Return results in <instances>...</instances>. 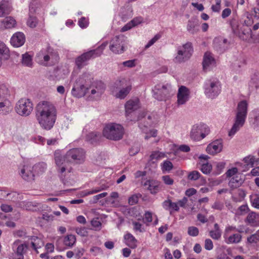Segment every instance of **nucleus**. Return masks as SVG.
Instances as JSON below:
<instances>
[{"instance_id": "1", "label": "nucleus", "mask_w": 259, "mask_h": 259, "mask_svg": "<svg viewBox=\"0 0 259 259\" xmlns=\"http://www.w3.org/2000/svg\"><path fill=\"white\" fill-rule=\"evenodd\" d=\"M85 155L84 151L81 148L71 149L68 151L64 156H62L59 151H55L54 159L57 171L61 174L71 172L72 170L71 163L83 162L85 159Z\"/></svg>"}, {"instance_id": "2", "label": "nucleus", "mask_w": 259, "mask_h": 259, "mask_svg": "<svg viewBox=\"0 0 259 259\" xmlns=\"http://www.w3.org/2000/svg\"><path fill=\"white\" fill-rule=\"evenodd\" d=\"M55 106L49 101H40L36 107V118L40 126L46 130H51L57 118Z\"/></svg>"}, {"instance_id": "3", "label": "nucleus", "mask_w": 259, "mask_h": 259, "mask_svg": "<svg viewBox=\"0 0 259 259\" xmlns=\"http://www.w3.org/2000/svg\"><path fill=\"white\" fill-rule=\"evenodd\" d=\"M247 106L248 104L246 101L243 100L238 103L235 121L229 133V136H233L243 125L247 115Z\"/></svg>"}, {"instance_id": "4", "label": "nucleus", "mask_w": 259, "mask_h": 259, "mask_svg": "<svg viewBox=\"0 0 259 259\" xmlns=\"http://www.w3.org/2000/svg\"><path fill=\"white\" fill-rule=\"evenodd\" d=\"M124 130L123 126L115 123L106 124L102 131L103 136L107 139L118 141L123 138Z\"/></svg>"}, {"instance_id": "5", "label": "nucleus", "mask_w": 259, "mask_h": 259, "mask_svg": "<svg viewBox=\"0 0 259 259\" xmlns=\"http://www.w3.org/2000/svg\"><path fill=\"white\" fill-rule=\"evenodd\" d=\"M242 231L232 225L227 226L224 231V238L225 242L228 244H238L242 241Z\"/></svg>"}, {"instance_id": "6", "label": "nucleus", "mask_w": 259, "mask_h": 259, "mask_svg": "<svg viewBox=\"0 0 259 259\" xmlns=\"http://www.w3.org/2000/svg\"><path fill=\"white\" fill-rule=\"evenodd\" d=\"M107 44H102L97 49L91 50L81 54L75 59V64L78 68L87 65V62L92 58L99 56Z\"/></svg>"}, {"instance_id": "7", "label": "nucleus", "mask_w": 259, "mask_h": 259, "mask_svg": "<svg viewBox=\"0 0 259 259\" xmlns=\"http://www.w3.org/2000/svg\"><path fill=\"white\" fill-rule=\"evenodd\" d=\"M115 87L119 91L115 95L117 98L124 99L130 93L132 89V84L130 79L122 78L117 80L115 83Z\"/></svg>"}, {"instance_id": "8", "label": "nucleus", "mask_w": 259, "mask_h": 259, "mask_svg": "<svg viewBox=\"0 0 259 259\" xmlns=\"http://www.w3.org/2000/svg\"><path fill=\"white\" fill-rule=\"evenodd\" d=\"M33 105L30 99L22 98L18 101L16 107V112L21 116H28L33 110Z\"/></svg>"}, {"instance_id": "9", "label": "nucleus", "mask_w": 259, "mask_h": 259, "mask_svg": "<svg viewBox=\"0 0 259 259\" xmlns=\"http://www.w3.org/2000/svg\"><path fill=\"white\" fill-rule=\"evenodd\" d=\"M41 168L39 164L32 166L29 163H26L21 170V175L22 178L27 181L34 180L35 173Z\"/></svg>"}, {"instance_id": "10", "label": "nucleus", "mask_w": 259, "mask_h": 259, "mask_svg": "<svg viewBox=\"0 0 259 259\" xmlns=\"http://www.w3.org/2000/svg\"><path fill=\"white\" fill-rule=\"evenodd\" d=\"M209 128L204 124L194 125L192 129L190 136L195 141H200L205 138L209 133Z\"/></svg>"}, {"instance_id": "11", "label": "nucleus", "mask_w": 259, "mask_h": 259, "mask_svg": "<svg viewBox=\"0 0 259 259\" xmlns=\"http://www.w3.org/2000/svg\"><path fill=\"white\" fill-rule=\"evenodd\" d=\"M154 91L156 98L159 100H163L169 97L171 88L168 84L158 83L155 86Z\"/></svg>"}, {"instance_id": "12", "label": "nucleus", "mask_w": 259, "mask_h": 259, "mask_svg": "<svg viewBox=\"0 0 259 259\" xmlns=\"http://www.w3.org/2000/svg\"><path fill=\"white\" fill-rule=\"evenodd\" d=\"M193 48L191 43H186L178 52V55L175 58L177 62H181L189 58L192 55Z\"/></svg>"}, {"instance_id": "13", "label": "nucleus", "mask_w": 259, "mask_h": 259, "mask_svg": "<svg viewBox=\"0 0 259 259\" xmlns=\"http://www.w3.org/2000/svg\"><path fill=\"white\" fill-rule=\"evenodd\" d=\"M110 50L114 53H122L124 51L122 40L119 36H115L111 41Z\"/></svg>"}, {"instance_id": "14", "label": "nucleus", "mask_w": 259, "mask_h": 259, "mask_svg": "<svg viewBox=\"0 0 259 259\" xmlns=\"http://www.w3.org/2000/svg\"><path fill=\"white\" fill-rule=\"evenodd\" d=\"M222 148V141L221 140H217L209 144L207 146L206 151L208 154L213 155L220 152Z\"/></svg>"}, {"instance_id": "15", "label": "nucleus", "mask_w": 259, "mask_h": 259, "mask_svg": "<svg viewBox=\"0 0 259 259\" xmlns=\"http://www.w3.org/2000/svg\"><path fill=\"white\" fill-rule=\"evenodd\" d=\"M25 40L24 34L20 32H17L13 34L11 39V44L15 47H19L22 46Z\"/></svg>"}, {"instance_id": "16", "label": "nucleus", "mask_w": 259, "mask_h": 259, "mask_svg": "<svg viewBox=\"0 0 259 259\" xmlns=\"http://www.w3.org/2000/svg\"><path fill=\"white\" fill-rule=\"evenodd\" d=\"M189 96V90L184 86H181L178 91V103L182 105L184 104L188 99Z\"/></svg>"}, {"instance_id": "17", "label": "nucleus", "mask_w": 259, "mask_h": 259, "mask_svg": "<svg viewBox=\"0 0 259 259\" xmlns=\"http://www.w3.org/2000/svg\"><path fill=\"white\" fill-rule=\"evenodd\" d=\"M245 223L252 226H259V213L251 211L249 212L245 220Z\"/></svg>"}, {"instance_id": "18", "label": "nucleus", "mask_w": 259, "mask_h": 259, "mask_svg": "<svg viewBox=\"0 0 259 259\" xmlns=\"http://www.w3.org/2000/svg\"><path fill=\"white\" fill-rule=\"evenodd\" d=\"M28 248V244L25 242L22 243L20 240L15 241L12 245L13 251H16L17 253H21L23 256L26 252Z\"/></svg>"}, {"instance_id": "19", "label": "nucleus", "mask_w": 259, "mask_h": 259, "mask_svg": "<svg viewBox=\"0 0 259 259\" xmlns=\"http://www.w3.org/2000/svg\"><path fill=\"white\" fill-rule=\"evenodd\" d=\"M90 89L92 95L96 94L97 96H100L104 92L105 85L101 81H97L92 85Z\"/></svg>"}, {"instance_id": "20", "label": "nucleus", "mask_w": 259, "mask_h": 259, "mask_svg": "<svg viewBox=\"0 0 259 259\" xmlns=\"http://www.w3.org/2000/svg\"><path fill=\"white\" fill-rule=\"evenodd\" d=\"M139 108V100L138 99L130 100L125 104V109L126 113H130Z\"/></svg>"}, {"instance_id": "21", "label": "nucleus", "mask_w": 259, "mask_h": 259, "mask_svg": "<svg viewBox=\"0 0 259 259\" xmlns=\"http://www.w3.org/2000/svg\"><path fill=\"white\" fill-rule=\"evenodd\" d=\"M159 182L155 180H147L144 183V186H148L147 188L152 194L157 193L159 191Z\"/></svg>"}, {"instance_id": "22", "label": "nucleus", "mask_w": 259, "mask_h": 259, "mask_svg": "<svg viewBox=\"0 0 259 259\" xmlns=\"http://www.w3.org/2000/svg\"><path fill=\"white\" fill-rule=\"evenodd\" d=\"M153 220H154L153 224L154 225H157L158 223V218L157 215L151 211H145L143 219V222L146 224L147 226H149V224L152 222Z\"/></svg>"}, {"instance_id": "23", "label": "nucleus", "mask_w": 259, "mask_h": 259, "mask_svg": "<svg viewBox=\"0 0 259 259\" xmlns=\"http://www.w3.org/2000/svg\"><path fill=\"white\" fill-rule=\"evenodd\" d=\"M246 244L253 246L259 245V229L247 237Z\"/></svg>"}, {"instance_id": "24", "label": "nucleus", "mask_w": 259, "mask_h": 259, "mask_svg": "<svg viewBox=\"0 0 259 259\" xmlns=\"http://www.w3.org/2000/svg\"><path fill=\"white\" fill-rule=\"evenodd\" d=\"M125 243L131 248H135L137 246V240L131 234L127 233L124 236Z\"/></svg>"}, {"instance_id": "25", "label": "nucleus", "mask_w": 259, "mask_h": 259, "mask_svg": "<svg viewBox=\"0 0 259 259\" xmlns=\"http://www.w3.org/2000/svg\"><path fill=\"white\" fill-rule=\"evenodd\" d=\"M202 63L204 70H206L210 65L215 63V60L210 52H207L204 54Z\"/></svg>"}, {"instance_id": "26", "label": "nucleus", "mask_w": 259, "mask_h": 259, "mask_svg": "<svg viewBox=\"0 0 259 259\" xmlns=\"http://www.w3.org/2000/svg\"><path fill=\"white\" fill-rule=\"evenodd\" d=\"M30 244L32 248L38 253V249L41 248L44 245V242L42 239L37 237H32L30 239Z\"/></svg>"}, {"instance_id": "27", "label": "nucleus", "mask_w": 259, "mask_h": 259, "mask_svg": "<svg viewBox=\"0 0 259 259\" xmlns=\"http://www.w3.org/2000/svg\"><path fill=\"white\" fill-rule=\"evenodd\" d=\"M11 10V7L9 0H3L0 3V17H3L5 14H9Z\"/></svg>"}, {"instance_id": "28", "label": "nucleus", "mask_w": 259, "mask_h": 259, "mask_svg": "<svg viewBox=\"0 0 259 259\" xmlns=\"http://www.w3.org/2000/svg\"><path fill=\"white\" fill-rule=\"evenodd\" d=\"M243 182L242 174H238L236 176L233 177L229 181V186L232 188H236L239 187Z\"/></svg>"}, {"instance_id": "29", "label": "nucleus", "mask_w": 259, "mask_h": 259, "mask_svg": "<svg viewBox=\"0 0 259 259\" xmlns=\"http://www.w3.org/2000/svg\"><path fill=\"white\" fill-rule=\"evenodd\" d=\"M166 157L164 153L159 151H153L150 155V160L152 162H155L158 160L164 158Z\"/></svg>"}, {"instance_id": "30", "label": "nucleus", "mask_w": 259, "mask_h": 259, "mask_svg": "<svg viewBox=\"0 0 259 259\" xmlns=\"http://www.w3.org/2000/svg\"><path fill=\"white\" fill-rule=\"evenodd\" d=\"M209 236L213 239L219 240L221 237V231L218 224L214 225V230L209 231Z\"/></svg>"}, {"instance_id": "31", "label": "nucleus", "mask_w": 259, "mask_h": 259, "mask_svg": "<svg viewBox=\"0 0 259 259\" xmlns=\"http://www.w3.org/2000/svg\"><path fill=\"white\" fill-rule=\"evenodd\" d=\"M4 27L6 28L14 27L16 25V20L11 17H6L3 21Z\"/></svg>"}, {"instance_id": "32", "label": "nucleus", "mask_w": 259, "mask_h": 259, "mask_svg": "<svg viewBox=\"0 0 259 259\" xmlns=\"http://www.w3.org/2000/svg\"><path fill=\"white\" fill-rule=\"evenodd\" d=\"M10 95V90L7 85L0 81V97L6 98Z\"/></svg>"}, {"instance_id": "33", "label": "nucleus", "mask_w": 259, "mask_h": 259, "mask_svg": "<svg viewBox=\"0 0 259 259\" xmlns=\"http://www.w3.org/2000/svg\"><path fill=\"white\" fill-rule=\"evenodd\" d=\"M11 109V104L8 100L5 99L3 102H0V111L7 113Z\"/></svg>"}, {"instance_id": "34", "label": "nucleus", "mask_w": 259, "mask_h": 259, "mask_svg": "<svg viewBox=\"0 0 259 259\" xmlns=\"http://www.w3.org/2000/svg\"><path fill=\"white\" fill-rule=\"evenodd\" d=\"M33 55L29 54L28 53H26L22 56V63L27 66H31L32 57Z\"/></svg>"}, {"instance_id": "35", "label": "nucleus", "mask_w": 259, "mask_h": 259, "mask_svg": "<svg viewBox=\"0 0 259 259\" xmlns=\"http://www.w3.org/2000/svg\"><path fill=\"white\" fill-rule=\"evenodd\" d=\"M76 241L75 236L73 235H68L64 238V243L65 245L71 247Z\"/></svg>"}, {"instance_id": "36", "label": "nucleus", "mask_w": 259, "mask_h": 259, "mask_svg": "<svg viewBox=\"0 0 259 259\" xmlns=\"http://www.w3.org/2000/svg\"><path fill=\"white\" fill-rule=\"evenodd\" d=\"M246 195L245 192L242 189H237L234 192L233 197L236 201H241Z\"/></svg>"}, {"instance_id": "37", "label": "nucleus", "mask_w": 259, "mask_h": 259, "mask_svg": "<svg viewBox=\"0 0 259 259\" xmlns=\"http://www.w3.org/2000/svg\"><path fill=\"white\" fill-rule=\"evenodd\" d=\"M164 204L166 206L168 207L171 210L178 211L179 210L178 204L177 203L172 202L171 200L169 199L165 200L164 202Z\"/></svg>"}, {"instance_id": "38", "label": "nucleus", "mask_w": 259, "mask_h": 259, "mask_svg": "<svg viewBox=\"0 0 259 259\" xmlns=\"http://www.w3.org/2000/svg\"><path fill=\"white\" fill-rule=\"evenodd\" d=\"M250 201L252 205L257 209H259V194H252L250 196Z\"/></svg>"}, {"instance_id": "39", "label": "nucleus", "mask_w": 259, "mask_h": 259, "mask_svg": "<svg viewBox=\"0 0 259 259\" xmlns=\"http://www.w3.org/2000/svg\"><path fill=\"white\" fill-rule=\"evenodd\" d=\"M79 89L78 88L74 87L72 89L73 95L77 97H80L82 96H84L86 93L85 90L83 85L80 87L78 93H77V91Z\"/></svg>"}, {"instance_id": "40", "label": "nucleus", "mask_w": 259, "mask_h": 259, "mask_svg": "<svg viewBox=\"0 0 259 259\" xmlns=\"http://www.w3.org/2000/svg\"><path fill=\"white\" fill-rule=\"evenodd\" d=\"M161 169L164 172L165 171H170L173 168L172 163L169 160L164 161L161 165Z\"/></svg>"}, {"instance_id": "41", "label": "nucleus", "mask_w": 259, "mask_h": 259, "mask_svg": "<svg viewBox=\"0 0 259 259\" xmlns=\"http://www.w3.org/2000/svg\"><path fill=\"white\" fill-rule=\"evenodd\" d=\"M201 177L200 172L197 170H193L189 172L188 175V179L191 181H196Z\"/></svg>"}, {"instance_id": "42", "label": "nucleus", "mask_w": 259, "mask_h": 259, "mask_svg": "<svg viewBox=\"0 0 259 259\" xmlns=\"http://www.w3.org/2000/svg\"><path fill=\"white\" fill-rule=\"evenodd\" d=\"M91 225L95 231H99L102 228V223L99 218L93 219L91 222Z\"/></svg>"}, {"instance_id": "43", "label": "nucleus", "mask_w": 259, "mask_h": 259, "mask_svg": "<svg viewBox=\"0 0 259 259\" xmlns=\"http://www.w3.org/2000/svg\"><path fill=\"white\" fill-rule=\"evenodd\" d=\"M219 81H213L210 82V86L208 88L206 89V92L207 93H210L211 92H213L216 90H218L219 89Z\"/></svg>"}, {"instance_id": "44", "label": "nucleus", "mask_w": 259, "mask_h": 259, "mask_svg": "<svg viewBox=\"0 0 259 259\" xmlns=\"http://www.w3.org/2000/svg\"><path fill=\"white\" fill-rule=\"evenodd\" d=\"M243 161L247 166H250L251 167L253 166L255 161L254 157L252 155H249L245 157Z\"/></svg>"}, {"instance_id": "45", "label": "nucleus", "mask_w": 259, "mask_h": 259, "mask_svg": "<svg viewBox=\"0 0 259 259\" xmlns=\"http://www.w3.org/2000/svg\"><path fill=\"white\" fill-rule=\"evenodd\" d=\"M212 170V166L210 164L206 163L203 164L201 166V170L205 174H208Z\"/></svg>"}, {"instance_id": "46", "label": "nucleus", "mask_w": 259, "mask_h": 259, "mask_svg": "<svg viewBox=\"0 0 259 259\" xmlns=\"http://www.w3.org/2000/svg\"><path fill=\"white\" fill-rule=\"evenodd\" d=\"M215 4L212 5L211 9L214 12H220L221 9V3L222 0H215Z\"/></svg>"}, {"instance_id": "47", "label": "nucleus", "mask_w": 259, "mask_h": 259, "mask_svg": "<svg viewBox=\"0 0 259 259\" xmlns=\"http://www.w3.org/2000/svg\"><path fill=\"white\" fill-rule=\"evenodd\" d=\"M188 233L190 236H197L199 234V230L196 227H189L188 229Z\"/></svg>"}, {"instance_id": "48", "label": "nucleus", "mask_w": 259, "mask_h": 259, "mask_svg": "<svg viewBox=\"0 0 259 259\" xmlns=\"http://www.w3.org/2000/svg\"><path fill=\"white\" fill-rule=\"evenodd\" d=\"M238 174H241L240 172H238V169L236 167L232 168L229 169L227 172L226 175L228 177L232 178L233 177L236 176Z\"/></svg>"}, {"instance_id": "49", "label": "nucleus", "mask_w": 259, "mask_h": 259, "mask_svg": "<svg viewBox=\"0 0 259 259\" xmlns=\"http://www.w3.org/2000/svg\"><path fill=\"white\" fill-rule=\"evenodd\" d=\"M162 180L165 185H172L174 183L173 179L169 175H165L162 177Z\"/></svg>"}, {"instance_id": "50", "label": "nucleus", "mask_w": 259, "mask_h": 259, "mask_svg": "<svg viewBox=\"0 0 259 259\" xmlns=\"http://www.w3.org/2000/svg\"><path fill=\"white\" fill-rule=\"evenodd\" d=\"M27 23L28 26L31 28H34L36 26L37 21L35 17H30Z\"/></svg>"}, {"instance_id": "51", "label": "nucleus", "mask_w": 259, "mask_h": 259, "mask_svg": "<svg viewBox=\"0 0 259 259\" xmlns=\"http://www.w3.org/2000/svg\"><path fill=\"white\" fill-rule=\"evenodd\" d=\"M143 21V18L141 17H137L134 18L133 20L130 21V23L132 24V26L135 27L139 24H141Z\"/></svg>"}, {"instance_id": "52", "label": "nucleus", "mask_w": 259, "mask_h": 259, "mask_svg": "<svg viewBox=\"0 0 259 259\" xmlns=\"http://www.w3.org/2000/svg\"><path fill=\"white\" fill-rule=\"evenodd\" d=\"M213 247L212 241L210 239H206L204 241V248L205 249L210 250Z\"/></svg>"}, {"instance_id": "53", "label": "nucleus", "mask_w": 259, "mask_h": 259, "mask_svg": "<svg viewBox=\"0 0 259 259\" xmlns=\"http://www.w3.org/2000/svg\"><path fill=\"white\" fill-rule=\"evenodd\" d=\"M9 259H24V256L21 253L14 251L10 254Z\"/></svg>"}, {"instance_id": "54", "label": "nucleus", "mask_w": 259, "mask_h": 259, "mask_svg": "<svg viewBox=\"0 0 259 259\" xmlns=\"http://www.w3.org/2000/svg\"><path fill=\"white\" fill-rule=\"evenodd\" d=\"M197 218L199 222L203 224H204L208 221L207 216L205 214L199 213L197 214Z\"/></svg>"}, {"instance_id": "55", "label": "nucleus", "mask_w": 259, "mask_h": 259, "mask_svg": "<svg viewBox=\"0 0 259 259\" xmlns=\"http://www.w3.org/2000/svg\"><path fill=\"white\" fill-rule=\"evenodd\" d=\"M89 24L88 19L84 17L81 18L78 21V24L79 26L82 28L86 27Z\"/></svg>"}, {"instance_id": "56", "label": "nucleus", "mask_w": 259, "mask_h": 259, "mask_svg": "<svg viewBox=\"0 0 259 259\" xmlns=\"http://www.w3.org/2000/svg\"><path fill=\"white\" fill-rule=\"evenodd\" d=\"M1 210L5 212H11L13 210V207L7 204H2L1 206Z\"/></svg>"}, {"instance_id": "57", "label": "nucleus", "mask_w": 259, "mask_h": 259, "mask_svg": "<svg viewBox=\"0 0 259 259\" xmlns=\"http://www.w3.org/2000/svg\"><path fill=\"white\" fill-rule=\"evenodd\" d=\"M139 201V198L137 195H133L131 196L128 199V203L131 205H134L138 203Z\"/></svg>"}, {"instance_id": "58", "label": "nucleus", "mask_w": 259, "mask_h": 259, "mask_svg": "<svg viewBox=\"0 0 259 259\" xmlns=\"http://www.w3.org/2000/svg\"><path fill=\"white\" fill-rule=\"evenodd\" d=\"M160 35L157 34L153 38H152L148 43L145 46V49H148L150 46L153 45L157 40L160 38Z\"/></svg>"}, {"instance_id": "59", "label": "nucleus", "mask_w": 259, "mask_h": 259, "mask_svg": "<svg viewBox=\"0 0 259 259\" xmlns=\"http://www.w3.org/2000/svg\"><path fill=\"white\" fill-rule=\"evenodd\" d=\"M76 233L82 236H87L88 235V232L84 227L77 229Z\"/></svg>"}, {"instance_id": "60", "label": "nucleus", "mask_w": 259, "mask_h": 259, "mask_svg": "<svg viewBox=\"0 0 259 259\" xmlns=\"http://www.w3.org/2000/svg\"><path fill=\"white\" fill-rule=\"evenodd\" d=\"M197 193V190L195 188H189L185 191V195L188 197H191Z\"/></svg>"}, {"instance_id": "61", "label": "nucleus", "mask_w": 259, "mask_h": 259, "mask_svg": "<svg viewBox=\"0 0 259 259\" xmlns=\"http://www.w3.org/2000/svg\"><path fill=\"white\" fill-rule=\"evenodd\" d=\"M9 50L5 44L3 42L0 41V54H7Z\"/></svg>"}, {"instance_id": "62", "label": "nucleus", "mask_w": 259, "mask_h": 259, "mask_svg": "<svg viewBox=\"0 0 259 259\" xmlns=\"http://www.w3.org/2000/svg\"><path fill=\"white\" fill-rule=\"evenodd\" d=\"M249 210V208L247 205H242L240 206L238 208V213L239 214L242 215L246 212H247Z\"/></svg>"}, {"instance_id": "63", "label": "nucleus", "mask_w": 259, "mask_h": 259, "mask_svg": "<svg viewBox=\"0 0 259 259\" xmlns=\"http://www.w3.org/2000/svg\"><path fill=\"white\" fill-rule=\"evenodd\" d=\"M226 163L224 162H219L216 164L217 173L219 174L225 168Z\"/></svg>"}, {"instance_id": "64", "label": "nucleus", "mask_w": 259, "mask_h": 259, "mask_svg": "<svg viewBox=\"0 0 259 259\" xmlns=\"http://www.w3.org/2000/svg\"><path fill=\"white\" fill-rule=\"evenodd\" d=\"M231 10L230 8H225L223 10L222 13V17L223 18H226L229 17L231 14Z\"/></svg>"}]
</instances>
